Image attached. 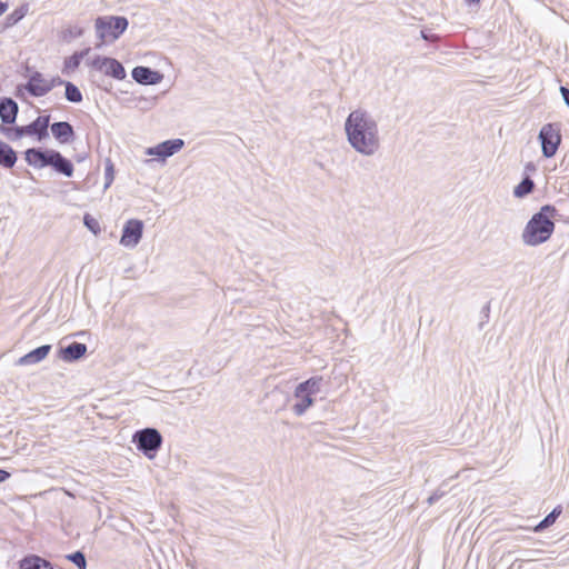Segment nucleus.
Masks as SVG:
<instances>
[{
	"label": "nucleus",
	"instance_id": "obj_19",
	"mask_svg": "<svg viewBox=\"0 0 569 569\" xmlns=\"http://www.w3.org/2000/svg\"><path fill=\"white\" fill-rule=\"evenodd\" d=\"M18 160L17 152L8 143L0 141V166L11 169Z\"/></svg>",
	"mask_w": 569,
	"mask_h": 569
},
{
	"label": "nucleus",
	"instance_id": "obj_3",
	"mask_svg": "<svg viewBox=\"0 0 569 569\" xmlns=\"http://www.w3.org/2000/svg\"><path fill=\"white\" fill-rule=\"evenodd\" d=\"M162 436L156 428L138 430L132 436V442L147 458L153 459L162 446Z\"/></svg>",
	"mask_w": 569,
	"mask_h": 569
},
{
	"label": "nucleus",
	"instance_id": "obj_33",
	"mask_svg": "<svg viewBox=\"0 0 569 569\" xmlns=\"http://www.w3.org/2000/svg\"><path fill=\"white\" fill-rule=\"evenodd\" d=\"M64 82L60 77H53L52 79L50 80H47V83L44 87H47V93H49L54 87L57 86H61L63 84L64 86Z\"/></svg>",
	"mask_w": 569,
	"mask_h": 569
},
{
	"label": "nucleus",
	"instance_id": "obj_35",
	"mask_svg": "<svg viewBox=\"0 0 569 569\" xmlns=\"http://www.w3.org/2000/svg\"><path fill=\"white\" fill-rule=\"evenodd\" d=\"M560 93L562 96V99H563L565 103L569 108V88H567L565 86H561L560 87Z\"/></svg>",
	"mask_w": 569,
	"mask_h": 569
},
{
	"label": "nucleus",
	"instance_id": "obj_27",
	"mask_svg": "<svg viewBox=\"0 0 569 569\" xmlns=\"http://www.w3.org/2000/svg\"><path fill=\"white\" fill-rule=\"evenodd\" d=\"M0 130L10 140H19L22 137L27 136V132H24L26 126H16L13 128H8V127H4V126H1Z\"/></svg>",
	"mask_w": 569,
	"mask_h": 569
},
{
	"label": "nucleus",
	"instance_id": "obj_24",
	"mask_svg": "<svg viewBox=\"0 0 569 569\" xmlns=\"http://www.w3.org/2000/svg\"><path fill=\"white\" fill-rule=\"evenodd\" d=\"M64 96L66 99L72 103H80L83 99L79 88L70 81L64 82Z\"/></svg>",
	"mask_w": 569,
	"mask_h": 569
},
{
	"label": "nucleus",
	"instance_id": "obj_39",
	"mask_svg": "<svg viewBox=\"0 0 569 569\" xmlns=\"http://www.w3.org/2000/svg\"><path fill=\"white\" fill-rule=\"evenodd\" d=\"M467 2H468L469 4H472V3H479V2H480V0H467Z\"/></svg>",
	"mask_w": 569,
	"mask_h": 569
},
{
	"label": "nucleus",
	"instance_id": "obj_4",
	"mask_svg": "<svg viewBox=\"0 0 569 569\" xmlns=\"http://www.w3.org/2000/svg\"><path fill=\"white\" fill-rule=\"evenodd\" d=\"M128 19L121 16L99 17L96 20L98 38L103 42L106 39H118L128 28Z\"/></svg>",
	"mask_w": 569,
	"mask_h": 569
},
{
	"label": "nucleus",
	"instance_id": "obj_20",
	"mask_svg": "<svg viewBox=\"0 0 569 569\" xmlns=\"http://www.w3.org/2000/svg\"><path fill=\"white\" fill-rule=\"evenodd\" d=\"M106 62V69L103 71L106 76H110L117 80H123L126 78V70L121 62L114 58H108Z\"/></svg>",
	"mask_w": 569,
	"mask_h": 569
},
{
	"label": "nucleus",
	"instance_id": "obj_36",
	"mask_svg": "<svg viewBox=\"0 0 569 569\" xmlns=\"http://www.w3.org/2000/svg\"><path fill=\"white\" fill-rule=\"evenodd\" d=\"M10 477V473L3 469H0V483L6 481Z\"/></svg>",
	"mask_w": 569,
	"mask_h": 569
},
{
	"label": "nucleus",
	"instance_id": "obj_11",
	"mask_svg": "<svg viewBox=\"0 0 569 569\" xmlns=\"http://www.w3.org/2000/svg\"><path fill=\"white\" fill-rule=\"evenodd\" d=\"M53 138L60 143H70L76 137L74 129L68 121H58L50 124Z\"/></svg>",
	"mask_w": 569,
	"mask_h": 569
},
{
	"label": "nucleus",
	"instance_id": "obj_1",
	"mask_svg": "<svg viewBox=\"0 0 569 569\" xmlns=\"http://www.w3.org/2000/svg\"><path fill=\"white\" fill-rule=\"evenodd\" d=\"M345 131L351 148L362 156L372 157L381 148L378 122L367 110L351 111L345 121Z\"/></svg>",
	"mask_w": 569,
	"mask_h": 569
},
{
	"label": "nucleus",
	"instance_id": "obj_15",
	"mask_svg": "<svg viewBox=\"0 0 569 569\" xmlns=\"http://www.w3.org/2000/svg\"><path fill=\"white\" fill-rule=\"evenodd\" d=\"M50 345H42L26 353L17 361L18 366H30L41 362L50 352Z\"/></svg>",
	"mask_w": 569,
	"mask_h": 569
},
{
	"label": "nucleus",
	"instance_id": "obj_25",
	"mask_svg": "<svg viewBox=\"0 0 569 569\" xmlns=\"http://www.w3.org/2000/svg\"><path fill=\"white\" fill-rule=\"evenodd\" d=\"M535 188L533 181L526 177L522 181L513 189V194L517 198H523L527 194L531 193Z\"/></svg>",
	"mask_w": 569,
	"mask_h": 569
},
{
	"label": "nucleus",
	"instance_id": "obj_32",
	"mask_svg": "<svg viewBox=\"0 0 569 569\" xmlns=\"http://www.w3.org/2000/svg\"><path fill=\"white\" fill-rule=\"evenodd\" d=\"M109 57H101V56H97L92 62H91V66L99 70V71H104L106 69V60H108Z\"/></svg>",
	"mask_w": 569,
	"mask_h": 569
},
{
	"label": "nucleus",
	"instance_id": "obj_30",
	"mask_svg": "<svg viewBox=\"0 0 569 569\" xmlns=\"http://www.w3.org/2000/svg\"><path fill=\"white\" fill-rule=\"evenodd\" d=\"M83 223L93 234L97 236L100 233L101 229H100L99 222L90 214H88V213L84 214Z\"/></svg>",
	"mask_w": 569,
	"mask_h": 569
},
{
	"label": "nucleus",
	"instance_id": "obj_2",
	"mask_svg": "<svg viewBox=\"0 0 569 569\" xmlns=\"http://www.w3.org/2000/svg\"><path fill=\"white\" fill-rule=\"evenodd\" d=\"M555 213V207L550 204L541 207L525 227L521 236L523 243L536 247L548 241L555 230V222L552 221Z\"/></svg>",
	"mask_w": 569,
	"mask_h": 569
},
{
	"label": "nucleus",
	"instance_id": "obj_6",
	"mask_svg": "<svg viewBox=\"0 0 569 569\" xmlns=\"http://www.w3.org/2000/svg\"><path fill=\"white\" fill-rule=\"evenodd\" d=\"M142 233L143 222L138 219H130L123 226L120 243L128 248H134L140 242Z\"/></svg>",
	"mask_w": 569,
	"mask_h": 569
},
{
	"label": "nucleus",
	"instance_id": "obj_34",
	"mask_svg": "<svg viewBox=\"0 0 569 569\" xmlns=\"http://www.w3.org/2000/svg\"><path fill=\"white\" fill-rule=\"evenodd\" d=\"M446 491L441 490L440 488L437 489L427 500L428 505L436 503L439 499H441L445 496Z\"/></svg>",
	"mask_w": 569,
	"mask_h": 569
},
{
	"label": "nucleus",
	"instance_id": "obj_18",
	"mask_svg": "<svg viewBox=\"0 0 569 569\" xmlns=\"http://www.w3.org/2000/svg\"><path fill=\"white\" fill-rule=\"evenodd\" d=\"M19 569H53L50 561L37 555H29L19 561Z\"/></svg>",
	"mask_w": 569,
	"mask_h": 569
},
{
	"label": "nucleus",
	"instance_id": "obj_28",
	"mask_svg": "<svg viewBox=\"0 0 569 569\" xmlns=\"http://www.w3.org/2000/svg\"><path fill=\"white\" fill-rule=\"evenodd\" d=\"M66 559L76 565L78 569H87L86 555L81 550L67 555Z\"/></svg>",
	"mask_w": 569,
	"mask_h": 569
},
{
	"label": "nucleus",
	"instance_id": "obj_26",
	"mask_svg": "<svg viewBox=\"0 0 569 569\" xmlns=\"http://www.w3.org/2000/svg\"><path fill=\"white\" fill-rule=\"evenodd\" d=\"M27 7L22 6L20 8H17L13 10L10 14H8L4 19V26L6 28H10L14 24H17L20 20L24 18L27 14Z\"/></svg>",
	"mask_w": 569,
	"mask_h": 569
},
{
	"label": "nucleus",
	"instance_id": "obj_8",
	"mask_svg": "<svg viewBox=\"0 0 569 569\" xmlns=\"http://www.w3.org/2000/svg\"><path fill=\"white\" fill-rule=\"evenodd\" d=\"M54 149L29 148L24 152L27 163L36 169L49 167Z\"/></svg>",
	"mask_w": 569,
	"mask_h": 569
},
{
	"label": "nucleus",
	"instance_id": "obj_22",
	"mask_svg": "<svg viewBox=\"0 0 569 569\" xmlns=\"http://www.w3.org/2000/svg\"><path fill=\"white\" fill-rule=\"evenodd\" d=\"M89 50L90 49L87 48V49H84L82 51H77L72 56L66 58L62 71L64 73H68L69 71L76 70L80 66L81 60L83 59V57L86 54H88Z\"/></svg>",
	"mask_w": 569,
	"mask_h": 569
},
{
	"label": "nucleus",
	"instance_id": "obj_14",
	"mask_svg": "<svg viewBox=\"0 0 569 569\" xmlns=\"http://www.w3.org/2000/svg\"><path fill=\"white\" fill-rule=\"evenodd\" d=\"M49 167H51L56 172L68 178L72 177L74 171L72 162L58 150H53Z\"/></svg>",
	"mask_w": 569,
	"mask_h": 569
},
{
	"label": "nucleus",
	"instance_id": "obj_16",
	"mask_svg": "<svg viewBox=\"0 0 569 569\" xmlns=\"http://www.w3.org/2000/svg\"><path fill=\"white\" fill-rule=\"evenodd\" d=\"M87 352V346L81 342H72L64 348H61L59 353L60 358L66 362H74L82 358Z\"/></svg>",
	"mask_w": 569,
	"mask_h": 569
},
{
	"label": "nucleus",
	"instance_id": "obj_13",
	"mask_svg": "<svg viewBox=\"0 0 569 569\" xmlns=\"http://www.w3.org/2000/svg\"><path fill=\"white\" fill-rule=\"evenodd\" d=\"M47 79H44L43 74L39 71H34L30 77L28 82L24 84V89L32 97H43L47 94Z\"/></svg>",
	"mask_w": 569,
	"mask_h": 569
},
{
	"label": "nucleus",
	"instance_id": "obj_10",
	"mask_svg": "<svg viewBox=\"0 0 569 569\" xmlns=\"http://www.w3.org/2000/svg\"><path fill=\"white\" fill-rule=\"evenodd\" d=\"M49 126L50 116H39L26 126L24 132H27V136L36 137L38 141H42L49 137Z\"/></svg>",
	"mask_w": 569,
	"mask_h": 569
},
{
	"label": "nucleus",
	"instance_id": "obj_21",
	"mask_svg": "<svg viewBox=\"0 0 569 569\" xmlns=\"http://www.w3.org/2000/svg\"><path fill=\"white\" fill-rule=\"evenodd\" d=\"M323 378L320 376H313L303 382H300L298 387L299 392H308L309 395L316 396L321 390Z\"/></svg>",
	"mask_w": 569,
	"mask_h": 569
},
{
	"label": "nucleus",
	"instance_id": "obj_29",
	"mask_svg": "<svg viewBox=\"0 0 569 569\" xmlns=\"http://www.w3.org/2000/svg\"><path fill=\"white\" fill-rule=\"evenodd\" d=\"M114 180V164L110 158L104 160V190L108 189Z\"/></svg>",
	"mask_w": 569,
	"mask_h": 569
},
{
	"label": "nucleus",
	"instance_id": "obj_37",
	"mask_svg": "<svg viewBox=\"0 0 569 569\" xmlns=\"http://www.w3.org/2000/svg\"><path fill=\"white\" fill-rule=\"evenodd\" d=\"M8 3L0 0V16H2L8 10Z\"/></svg>",
	"mask_w": 569,
	"mask_h": 569
},
{
	"label": "nucleus",
	"instance_id": "obj_7",
	"mask_svg": "<svg viewBox=\"0 0 569 569\" xmlns=\"http://www.w3.org/2000/svg\"><path fill=\"white\" fill-rule=\"evenodd\" d=\"M184 146V141L180 138L166 140L156 147H151L147 150V154L157 156L158 158L164 160L178 151H180Z\"/></svg>",
	"mask_w": 569,
	"mask_h": 569
},
{
	"label": "nucleus",
	"instance_id": "obj_5",
	"mask_svg": "<svg viewBox=\"0 0 569 569\" xmlns=\"http://www.w3.org/2000/svg\"><path fill=\"white\" fill-rule=\"evenodd\" d=\"M538 140L541 144L543 157L551 158L557 153L561 143V133L559 123H546L539 131Z\"/></svg>",
	"mask_w": 569,
	"mask_h": 569
},
{
	"label": "nucleus",
	"instance_id": "obj_23",
	"mask_svg": "<svg viewBox=\"0 0 569 569\" xmlns=\"http://www.w3.org/2000/svg\"><path fill=\"white\" fill-rule=\"evenodd\" d=\"M562 512V507L561 506H557L556 508H553V510L548 513L536 527H535V531L536 532H540V531H543L545 529L549 528L550 526H552L556 520L558 519V517L561 515Z\"/></svg>",
	"mask_w": 569,
	"mask_h": 569
},
{
	"label": "nucleus",
	"instance_id": "obj_40",
	"mask_svg": "<svg viewBox=\"0 0 569 569\" xmlns=\"http://www.w3.org/2000/svg\"><path fill=\"white\" fill-rule=\"evenodd\" d=\"M527 169H528V170H531V169H535V167H533L531 163H528V164H527Z\"/></svg>",
	"mask_w": 569,
	"mask_h": 569
},
{
	"label": "nucleus",
	"instance_id": "obj_31",
	"mask_svg": "<svg viewBox=\"0 0 569 569\" xmlns=\"http://www.w3.org/2000/svg\"><path fill=\"white\" fill-rule=\"evenodd\" d=\"M83 34V29L80 27H70L63 31V38H79Z\"/></svg>",
	"mask_w": 569,
	"mask_h": 569
},
{
	"label": "nucleus",
	"instance_id": "obj_38",
	"mask_svg": "<svg viewBox=\"0 0 569 569\" xmlns=\"http://www.w3.org/2000/svg\"><path fill=\"white\" fill-rule=\"evenodd\" d=\"M421 37L425 39V40H430L431 37L429 34H427L425 31H421Z\"/></svg>",
	"mask_w": 569,
	"mask_h": 569
},
{
	"label": "nucleus",
	"instance_id": "obj_17",
	"mask_svg": "<svg viewBox=\"0 0 569 569\" xmlns=\"http://www.w3.org/2000/svg\"><path fill=\"white\" fill-rule=\"evenodd\" d=\"M295 398L298 399V401L293 405L292 411L296 416L301 417L306 413V411L313 406L315 399L312 395H309L308 392H299L298 395V387H296L293 392Z\"/></svg>",
	"mask_w": 569,
	"mask_h": 569
},
{
	"label": "nucleus",
	"instance_id": "obj_12",
	"mask_svg": "<svg viewBox=\"0 0 569 569\" xmlns=\"http://www.w3.org/2000/svg\"><path fill=\"white\" fill-rule=\"evenodd\" d=\"M19 112L18 103L8 97L0 99V119L3 124H13Z\"/></svg>",
	"mask_w": 569,
	"mask_h": 569
},
{
	"label": "nucleus",
	"instance_id": "obj_9",
	"mask_svg": "<svg viewBox=\"0 0 569 569\" xmlns=\"http://www.w3.org/2000/svg\"><path fill=\"white\" fill-rule=\"evenodd\" d=\"M131 77L137 83L144 86L158 84L163 79L161 72L144 66L134 67L131 71Z\"/></svg>",
	"mask_w": 569,
	"mask_h": 569
}]
</instances>
